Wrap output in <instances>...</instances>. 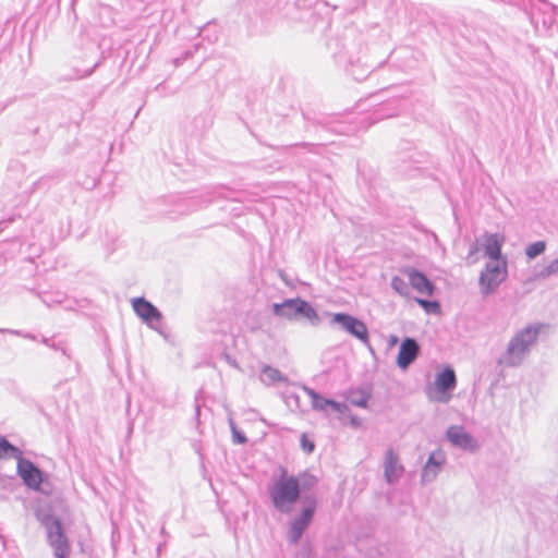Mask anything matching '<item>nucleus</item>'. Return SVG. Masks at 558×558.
<instances>
[{
	"label": "nucleus",
	"instance_id": "nucleus-1",
	"mask_svg": "<svg viewBox=\"0 0 558 558\" xmlns=\"http://www.w3.org/2000/svg\"><path fill=\"white\" fill-rule=\"evenodd\" d=\"M316 478L308 474L289 475L286 471L275 481L270 489V498L275 508L281 512H290L298 502L302 490L310 489Z\"/></svg>",
	"mask_w": 558,
	"mask_h": 558
},
{
	"label": "nucleus",
	"instance_id": "nucleus-2",
	"mask_svg": "<svg viewBox=\"0 0 558 558\" xmlns=\"http://www.w3.org/2000/svg\"><path fill=\"white\" fill-rule=\"evenodd\" d=\"M537 333L538 329L535 327H527L518 332L509 344L507 357L501 363L510 366L520 363L521 356L535 342Z\"/></svg>",
	"mask_w": 558,
	"mask_h": 558
},
{
	"label": "nucleus",
	"instance_id": "nucleus-3",
	"mask_svg": "<svg viewBox=\"0 0 558 558\" xmlns=\"http://www.w3.org/2000/svg\"><path fill=\"white\" fill-rule=\"evenodd\" d=\"M456 386V374L451 367H445L437 374L435 381L428 387L427 396L436 402H448L451 399L450 390Z\"/></svg>",
	"mask_w": 558,
	"mask_h": 558
},
{
	"label": "nucleus",
	"instance_id": "nucleus-4",
	"mask_svg": "<svg viewBox=\"0 0 558 558\" xmlns=\"http://www.w3.org/2000/svg\"><path fill=\"white\" fill-rule=\"evenodd\" d=\"M274 313L277 316L286 319H295L299 316L306 317L308 319L316 317L314 308L305 301L301 299L286 300L281 304H274Z\"/></svg>",
	"mask_w": 558,
	"mask_h": 558
},
{
	"label": "nucleus",
	"instance_id": "nucleus-5",
	"mask_svg": "<svg viewBox=\"0 0 558 558\" xmlns=\"http://www.w3.org/2000/svg\"><path fill=\"white\" fill-rule=\"evenodd\" d=\"M316 507L317 501L314 497L308 496L303 500V508L301 514L298 518H295L290 524L289 538L291 539V542L295 543L300 539L304 531L310 525L313 515L316 511Z\"/></svg>",
	"mask_w": 558,
	"mask_h": 558
},
{
	"label": "nucleus",
	"instance_id": "nucleus-6",
	"mask_svg": "<svg viewBox=\"0 0 558 558\" xmlns=\"http://www.w3.org/2000/svg\"><path fill=\"white\" fill-rule=\"evenodd\" d=\"M507 277V263L506 260L498 262L494 265H487L483 270L480 283L485 293L495 290Z\"/></svg>",
	"mask_w": 558,
	"mask_h": 558
},
{
	"label": "nucleus",
	"instance_id": "nucleus-7",
	"mask_svg": "<svg viewBox=\"0 0 558 558\" xmlns=\"http://www.w3.org/2000/svg\"><path fill=\"white\" fill-rule=\"evenodd\" d=\"M332 320L340 324L349 333L356 337L362 342H368L367 327L363 322L342 313L335 314Z\"/></svg>",
	"mask_w": 558,
	"mask_h": 558
},
{
	"label": "nucleus",
	"instance_id": "nucleus-8",
	"mask_svg": "<svg viewBox=\"0 0 558 558\" xmlns=\"http://www.w3.org/2000/svg\"><path fill=\"white\" fill-rule=\"evenodd\" d=\"M49 541L58 558H66L70 551L69 541L63 533L61 522L54 520L49 527Z\"/></svg>",
	"mask_w": 558,
	"mask_h": 558
},
{
	"label": "nucleus",
	"instance_id": "nucleus-9",
	"mask_svg": "<svg viewBox=\"0 0 558 558\" xmlns=\"http://www.w3.org/2000/svg\"><path fill=\"white\" fill-rule=\"evenodd\" d=\"M17 472L24 483L33 489H39L43 477L41 472L31 461L20 458Z\"/></svg>",
	"mask_w": 558,
	"mask_h": 558
},
{
	"label": "nucleus",
	"instance_id": "nucleus-10",
	"mask_svg": "<svg viewBox=\"0 0 558 558\" xmlns=\"http://www.w3.org/2000/svg\"><path fill=\"white\" fill-rule=\"evenodd\" d=\"M402 271L408 277L411 287L416 292L426 296H430L434 293V284L424 274L411 267H405Z\"/></svg>",
	"mask_w": 558,
	"mask_h": 558
},
{
	"label": "nucleus",
	"instance_id": "nucleus-11",
	"mask_svg": "<svg viewBox=\"0 0 558 558\" xmlns=\"http://www.w3.org/2000/svg\"><path fill=\"white\" fill-rule=\"evenodd\" d=\"M449 441L465 450L474 451L477 448L476 441L461 426H451L447 430Z\"/></svg>",
	"mask_w": 558,
	"mask_h": 558
},
{
	"label": "nucleus",
	"instance_id": "nucleus-12",
	"mask_svg": "<svg viewBox=\"0 0 558 558\" xmlns=\"http://www.w3.org/2000/svg\"><path fill=\"white\" fill-rule=\"evenodd\" d=\"M418 345L415 340L407 338L400 345L397 356V364L401 368H407L417 356Z\"/></svg>",
	"mask_w": 558,
	"mask_h": 558
},
{
	"label": "nucleus",
	"instance_id": "nucleus-13",
	"mask_svg": "<svg viewBox=\"0 0 558 558\" xmlns=\"http://www.w3.org/2000/svg\"><path fill=\"white\" fill-rule=\"evenodd\" d=\"M132 305L135 313L147 323L159 322L161 318L160 312L143 298L134 299Z\"/></svg>",
	"mask_w": 558,
	"mask_h": 558
},
{
	"label": "nucleus",
	"instance_id": "nucleus-14",
	"mask_svg": "<svg viewBox=\"0 0 558 558\" xmlns=\"http://www.w3.org/2000/svg\"><path fill=\"white\" fill-rule=\"evenodd\" d=\"M504 242V235L497 233L484 236L485 255L493 259L495 264L504 260L501 259V247Z\"/></svg>",
	"mask_w": 558,
	"mask_h": 558
},
{
	"label": "nucleus",
	"instance_id": "nucleus-15",
	"mask_svg": "<svg viewBox=\"0 0 558 558\" xmlns=\"http://www.w3.org/2000/svg\"><path fill=\"white\" fill-rule=\"evenodd\" d=\"M385 477L387 482L392 483L400 478L403 473V466L399 461L398 456L392 451L388 450L384 461Z\"/></svg>",
	"mask_w": 558,
	"mask_h": 558
},
{
	"label": "nucleus",
	"instance_id": "nucleus-16",
	"mask_svg": "<svg viewBox=\"0 0 558 558\" xmlns=\"http://www.w3.org/2000/svg\"><path fill=\"white\" fill-rule=\"evenodd\" d=\"M445 462V456L441 451L433 452L423 470V478L430 480L436 476L439 466Z\"/></svg>",
	"mask_w": 558,
	"mask_h": 558
},
{
	"label": "nucleus",
	"instance_id": "nucleus-17",
	"mask_svg": "<svg viewBox=\"0 0 558 558\" xmlns=\"http://www.w3.org/2000/svg\"><path fill=\"white\" fill-rule=\"evenodd\" d=\"M22 452L19 448L11 445L5 438L0 437V459H20Z\"/></svg>",
	"mask_w": 558,
	"mask_h": 558
},
{
	"label": "nucleus",
	"instance_id": "nucleus-18",
	"mask_svg": "<svg viewBox=\"0 0 558 558\" xmlns=\"http://www.w3.org/2000/svg\"><path fill=\"white\" fill-rule=\"evenodd\" d=\"M545 248H546L545 242L537 241V242H534V243L530 244L526 247L525 253H526L529 258H535L536 256H538L542 253H544Z\"/></svg>",
	"mask_w": 558,
	"mask_h": 558
},
{
	"label": "nucleus",
	"instance_id": "nucleus-19",
	"mask_svg": "<svg viewBox=\"0 0 558 558\" xmlns=\"http://www.w3.org/2000/svg\"><path fill=\"white\" fill-rule=\"evenodd\" d=\"M264 375L267 377L269 381H286V377L280 373L279 369L274 368L271 366H265L263 368Z\"/></svg>",
	"mask_w": 558,
	"mask_h": 558
},
{
	"label": "nucleus",
	"instance_id": "nucleus-20",
	"mask_svg": "<svg viewBox=\"0 0 558 558\" xmlns=\"http://www.w3.org/2000/svg\"><path fill=\"white\" fill-rule=\"evenodd\" d=\"M416 302L424 308L427 314H439L440 305L436 301H427L423 299H416Z\"/></svg>",
	"mask_w": 558,
	"mask_h": 558
},
{
	"label": "nucleus",
	"instance_id": "nucleus-21",
	"mask_svg": "<svg viewBox=\"0 0 558 558\" xmlns=\"http://www.w3.org/2000/svg\"><path fill=\"white\" fill-rule=\"evenodd\" d=\"M391 287L400 295L409 294L408 284L401 277H398V276L392 277Z\"/></svg>",
	"mask_w": 558,
	"mask_h": 558
},
{
	"label": "nucleus",
	"instance_id": "nucleus-22",
	"mask_svg": "<svg viewBox=\"0 0 558 558\" xmlns=\"http://www.w3.org/2000/svg\"><path fill=\"white\" fill-rule=\"evenodd\" d=\"M310 396L312 397V402H313L314 407L318 408V409H324L326 405H330V402H332L331 400H327V399L319 397L315 392H310Z\"/></svg>",
	"mask_w": 558,
	"mask_h": 558
},
{
	"label": "nucleus",
	"instance_id": "nucleus-23",
	"mask_svg": "<svg viewBox=\"0 0 558 558\" xmlns=\"http://www.w3.org/2000/svg\"><path fill=\"white\" fill-rule=\"evenodd\" d=\"M301 447L306 453L313 452L315 445L314 441L308 438L306 434L301 435Z\"/></svg>",
	"mask_w": 558,
	"mask_h": 558
},
{
	"label": "nucleus",
	"instance_id": "nucleus-24",
	"mask_svg": "<svg viewBox=\"0 0 558 558\" xmlns=\"http://www.w3.org/2000/svg\"><path fill=\"white\" fill-rule=\"evenodd\" d=\"M558 271V259H555L553 260L549 265L546 266V268L544 269L543 274L545 276H549L554 272H557Z\"/></svg>",
	"mask_w": 558,
	"mask_h": 558
},
{
	"label": "nucleus",
	"instance_id": "nucleus-25",
	"mask_svg": "<svg viewBox=\"0 0 558 558\" xmlns=\"http://www.w3.org/2000/svg\"><path fill=\"white\" fill-rule=\"evenodd\" d=\"M330 407H332V409L339 413H344L348 411V407L345 404L337 403L335 401L330 402Z\"/></svg>",
	"mask_w": 558,
	"mask_h": 558
},
{
	"label": "nucleus",
	"instance_id": "nucleus-26",
	"mask_svg": "<svg viewBox=\"0 0 558 558\" xmlns=\"http://www.w3.org/2000/svg\"><path fill=\"white\" fill-rule=\"evenodd\" d=\"M354 405L359 408H366L367 407V399L363 398L361 400L354 401Z\"/></svg>",
	"mask_w": 558,
	"mask_h": 558
},
{
	"label": "nucleus",
	"instance_id": "nucleus-27",
	"mask_svg": "<svg viewBox=\"0 0 558 558\" xmlns=\"http://www.w3.org/2000/svg\"><path fill=\"white\" fill-rule=\"evenodd\" d=\"M238 441L242 444V442H244V441H245V438H244V437H241V436H238Z\"/></svg>",
	"mask_w": 558,
	"mask_h": 558
},
{
	"label": "nucleus",
	"instance_id": "nucleus-28",
	"mask_svg": "<svg viewBox=\"0 0 558 558\" xmlns=\"http://www.w3.org/2000/svg\"><path fill=\"white\" fill-rule=\"evenodd\" d=\"M352 423H353L354 425H357V424H359V422L356 421V418H355V417H352Z\"/></svg>",
	"mask_w": 558,
	"mask_h": 558
}]
</instances>
